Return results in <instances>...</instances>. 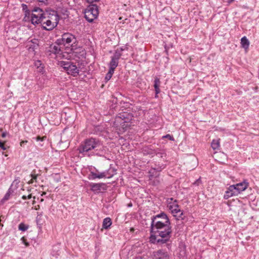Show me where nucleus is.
I'll return each instance as SVG.
<instances>
[{
  "label": "nucleus",
  "mask_w": 259,
  "mask_h": 259,
  "mask_svg": "<svg viewBox=\"0 0 259 259\" xmlns=\"http://www.w3.org/2000/svg\"><path fill=\"white\" fill-rule=\"evenodd\" d=\"M159 224L160 226L151 228V232L153 234L150 237L151 241L154 243L161 244L166 243L169 241L171 236L170 223L164 225Z\"/></svg>",
  "instance_id": "f257e3e1"
},
{
  "label": "nucleus",
  "mask_w": 259,
  "mask_h": 259,
  "mask_svg": "<svg viewBox=\"0 0 259 259\" xmlns=\"http://www.w3.org/2000/svg\"><path fill=\"white\" fill-rule=\"evenodd\" d=\"M101 145L99 141L94 138L86 140L79 147V152L84 155L90 156L93 155H98V150L101 149Z\"/></svg>",
  "instance_id": "f03ea898"
},
{
  "label": "nucleus",
  "mask_w": 259,
  "mask_h": 259,
  "mask_svg": "<svg viewBox=\"0 0 259 259\" xmlns=\"http://www.w3.org/2000/svg\"><path fill=\"white\" fill-rule=\"evenodd\" d=\"M133 116L127 112L120 113L115 117L113 125L117 130L121 131L125 130L131 125L130 122L133 119Z\"/></svg>",
  "instance_id": "7ed1b4c3"
},
{
  "label": "nucleus",
  "mask_w": 259,
  "mask_h": 259,
  "mask_svg": "<svg viewBox=\"0 0 259 259\" xmlns=\"http://www.w3.org/2000/svg\"><path fill=\"white\" fill-rule=\"evenodd\" d=\"M167 201V207L176 219L178 220H184L183 211L180 208L178 201L174 200L172 198L168 199Z\"/></svg>",
  "instance_id": "20e7f679"
},
{
  "label": "nucleus",
  "mask_w": 259,
  "mask_h": 259,
  "mask_svg": "<svg viewBox=\"0 0 259 259\" xmlns=\"http://www.w3.org/2000/svg\"><path fill=\"white\" fill-rule=\"evenodd\" d=\"M84 18L89 22H92L99 14L98 6L95 4L89 5L84 11Z\"/></svg>",
  "instance_id": "39448f33"
},
{
  "label": "nucleus",
  "mask_w": 259,
  "mask_h": 259,
  "mask_svg": "<svg viewBox=\"0 0 259 259\" xmlns=\"http://www.w3.org/2000/svg\"><path fill=\"white\" fill-rule=\"evenodd\" d=\"M151 228L158 227L160 223L162 225L170 223L167 215L164 212H162L152 218Z\"/></svg>",
  "instance_id": "423d86ee"
},
{
  "label": "nucleus",
  "mask_w": 259,
  "mask_h": 259,
  "mask_svg": "<svg viewBox=\"0 0 259 259\" xmlns=\"http://www.w3.org/2000/svg\"><path fill=\"white\" fill-rule=\"evenodd\" d=\"M60 65L68 74H70L74 77L77 76L79 74V69L75 65H74L70 61H61Z\"/></svg>",
  "instance_id": "0eeeda50"
},
{
  "label": "nucleus",
  "mask_w": 259,
  "mask_h": 259,
  "mask_svg": "<svg viewBox=\"0 0 259 259\" xmlns=\"http://www.w3.org/2000/svg\"><path fill=\"white\" fill-rule=\"evenodd\" d=\"M77 41L76 37L70 33H65L61 36V38L57 40V42L58 44L62 45H68L72 46Z\"/></svg>",
  "instance_id": "6e6552de"
},
{
  "label": "nucleus",
  "mask_w": 259,
  "mask_h": 259,
  "mask_svg": "<svg viewBox=\"0 0 259 259\" xmlns=\"http://www.w3.org/2000/svg\"><path fill=\"white\" fill-rule=\"evenodd\" d=\"M116 169L110 166L107 170L103 172H100L98 170L95 171H92L91 174L94 177L93 178H111L116 174Z\"/></svg>",
  "instance_id": "1a4fd4ad"
},
{
  "label": "nucleus",
  "mask_w": 259,
  "mask_h": 259,
  "mask_svg": "<svg viewBox=\"0 0 259 259\" xmlns=\"http://www.w3.org/2000/svg\"><path fill=\"white\" fill-rule=\"evenodd\" d=\"M45 13L41 9L38 7L34 8L32 11L31 16L32 24L35 25L40 23L45 17Z\"/></svg>",
  "instance_id": "9d476101"
},
{
  "label": "nucleus",
  "mask_w": 259,
  "mask_h": 259,
  "mask_svg": "<svg viewBox=\"0 0 259 259\" xmlns=\"http://www.w3.org/2000/svg\"><path fill=\"white\" fill-rule=\"evenodd\" d=\"M60 45L61 44H58L56 42V44L52 45L50 47L49 51L53 54H54L56 55V57L59 59L64 58L66 57V56L68 55L67 54H65L62 50L61 49Z\"/></svg>",
  "instance_id": "9b49d317"
},
{
  "label": "nucleus",
  "mask_w": 259,
  "mask_h": 259,
  "mask_svg": "<svg viewBox=\"0 0 259 259\" xmlns=\"http://www.w3.org/2000/svg\"><path fill=\"white\" fill-rule=\"evenodd\" d=\"M248 183L244 180L243 182L236 184L235 185H231V189L233 190L238 195L240 192L244 191L248 187Z\"/></svg>",
  "instance_id": "f8f14e48"
},
{
  "label": "nucleus",
  "mask_w": 259,
  "mask_h": 259,
  "mask_svg": "<svg viewBox=\"0 0 259 259\" xmlns=\"http://www.w3.org/2000/svg\"><path fill=\"white\" fill-rule=\"evenodd\" d=\"M90 185L92 191L97 193L104 192L107 188L105 183H92Z\"/></svg>",
  "instance_id": "ddd939ff"
},
{
  "label": "nucleus",
  "mask_w": 259,
  "mask_h": 259,
  "mask_svg": "<svg viewBox=\"0 0 259 259\" xmlns=\"http://www.w3.org/2000/svg\"><path fill=\"white\" fill-rule=\"evenodd\" d=\"M120 57L121 54L117 52L111 57V60L109 63V70L114 71L115 69L118 66V60Z\"/></svg>",
  "instance_id": "4468645a"
},
{
  "label": "nucleus",
  "mask_w": 259,
  "mask_h": 259,
  "mask_svg": "<svg viewBox=\"0 0 259 259\" xmlns=\"http://www.w3.org/2000/svg\"><path fill=\"white\" fill-rule=\"evenodd\" d=\"M38 43L39 40L36 38L28 40L26 42V48L29 52H34L38 48Z\"/></svg>",
  "instance_id": "2eb2a0df"
},
{
  "label": "nucleus",
  "mask_w": 259,
  "mask_h": 259,
  "mask_svg": "<svg viewBox=\"0 0 259 259\" xmlns=\"http://www.w3.org/2000/svg\"><path fill=\"white\" fill-rule=\"evenodd\" d=\"M44 18L51 22L57 23V24H58L59 20V16L55 11H53L50 13H45Z\"/></svg>",
  "instance_id": "dca6fc26"
},
{
  "label": "nucleus",
  "mask_w": 259,
  "mask_h": 259,
  "mask_svg": "<svg viewBox=\"0 0 259 259\" xmlns=\"http://www.w3.org/2000/svg\"><path fill=\"white\" fill-rule=\"evenodd\" d=\"M40 23L42 25V28L47 30H52L57 25V23L51 22L49 20L46 19L44 17Z\"/></svg>",
  "instance_id": "f3484780"
},
{
  "label": "nucleus",
  "mask_w": 259,
  "mask_h": 259,
  "mask_svg": "<svg viewBox=\"0 0 259 259\" xmlns=\"http://www.w3.org/2000/svg\"><path fill=\"white\" fill-rule=\"evenodd\" d=\"M154 259H169L168 252L163 250H158L154 252Z\"/></svg>",
  "instance_id": "a211bd4d"
},
{
  "label": "nucleus",
  "mask_w": 259,
  "mask_h": 259,
  "mask_svg": "<svg viewBox=\"0 0 259 259\" xmlns=\"http://www.w3.org/2000/svg\"><path fill=\"white\" fill-rule=\"evenodd\" d=\"M14 193V191L12 188V186H11L8 189L7 192L5 194L4 197L1 200V202L2 203H4L6 201L9 200L10 198L13 196Z\"/></svg>",
  "instance_id": "6ab92c4d"
},
{
  "label": "nucleus",
  "mask_w": 259,
  "mask_h": 259,
  "mask_svg": "<svg viewBox=\"0 0 259 259\" xmlns=\"http://www.w3.org/2000/svg\"><path fill=\"white\" fill-rule=\"evenodd\" d=\"M161 82L160 81L159 78L156 77L154 79V87L155 89L156 96L155 97H157V95L160 92V90L159 89V87L160 85Z\"/></svg>",
  "instance_id": "aec40b11"
},
{
  "label": "nucleus",
  "mask_w": 259,
  "mask_h": 259,
  "mask_svg": "<svg viewBox=\"0 0 259 259\" xmlns=\"http://www.w3.org/2000/svg\"><path fill=\"white\" fill-rule=\"evenodd\" d=\"M160 170H158L155 168H151L149 172V178H156L159 176V171Z\"/></svg>",
  "instance_id": "412c9836"
},
{
  "label": "nucleus",
  "mask_w": 259,
  "mask_h": 259,
  "mask_svg": "<svg viewBox=\"0 0 259 259\" xmlns=\"http://www.w3.org/2000/svg\"><path fill=\"white\" fill-rule=\"evenodd\" d=\"M237 195L234 190L231 189V186L228 189V190L226 191L225 194L224 195V198L226 199L233 196Z\"/></svg>",
  "instance_id": "4be33fe9"
},
{
  "label": "nucleus",
  "mask_w": 259,
  "mask_h": 259,
  "mask_svg": "<svg viewBox=\"0 0 259 259\" xmlns=\"http://www.w3.org/2000/svg\"><path fill=\"white\" fill-rule=\"evenodd\" d=\"M112 225V221L111 219L109 218H106L103 220L102 227L105 229H108L110 228L111 225Z\"/></svg>",
  "instance_id": "5701e85b"
},
{
  "label": "nucleus",
  "mask_w": 259,
  "mask_h": 259,
  "mask_svg": "<svg viewBox=\"0 0 259 259\" xmlns=\"http://www.w3.org/2000/svg\"><path fill=\"white\" fill-rule=\"evenodd\" d=\"M241 44L242 48L247 49L249 47V41L246 36L243 37L241 39Z\"/></svg>",
  "instance_id": "b1692460"
},
{
  "label": "nucleus",
  "mask_w": 259,
  "mask_h": 259,
  "mask_svg": "<svg viewBox=\"0 0 259 259\" xmlns=\"http://www.w3.org/2000/svg\"><path fill=\"white\" fill-rule=\"evenodd\" d=\"M211 145V147L213 150L218 149L220 147L219 140H213Z\"/></svg>",
  "instance_id": "393cba45"
},
{
  "label": "nucleus",
  "mask_w": 259,
  "mask_h": 259,
  "mask_svg": "<svg viewBox=\"0 0 259 259\" xmlns=\"http://www.w3.org/2000/svg\"><path fill=\"white\" fill-rule=\"evenodd\" d=\"M18 229L20 231H25L28 229V226L21 223L19 225Z\"/></svg>",
  "instance_id": "a878e982"
},
{
  "label": "nucleus",
  "mask_w": 259,
  "mask_h": 259,
  "mask_svg": "<svg viewBox=\"0 0 259 259\" xmlns=\"http://www.w3.org/2000/svg\"><path fill=\"white\" fill-rule=\"evenodd\" d=\"M113 73H114V71H112L111 70H109V71L108 72V73L106 75V76H105V80L107 81L110 79V78H111Z\"/></svg>",
  "instance_id": "bb28decb"
},
{
  "label": "nucleus",
  "mask_w": 259,
  "mask_h": 259,
  "mask_svg": "<svg viewBox=\"0 0 259 259\" xmlns=\"http://www.w3.org/2000/svg\"><path fill=\"white\" fill-rule=\"evenodd\" d=\"M32 197V194H29L28 195H24L22 196V198L23 199V200H26L27 199H30Z\"/></svg>",
  "instance_id": "cd10ccee"
},
{
  "label": "nucleus",
  "mask_w": 259,
  "mask_h": 259,
  "mask_svg": "<svg viewBox=\"0 0 259 259\" xmlns=\"http://www.w3.org/2000/svg\"><path fill=\"white\" fill-rule=\"evenodd\" d=\"M162 138H167V139H168L170 141H174V138L172 137V136H171V135H170L169 134H167V135H166L165 136H163Z\"/></svg>",
  "instance_id": "c85d7f7f"
},
{
  "label": "nucleus",
  "mask_w": 259,
  "mask_h": 259,
  "mask_svg": "<svg viewBox=\"0 0 259 259\" xmlns=\"http://www.w3.org/2000/svg\"><path fill=\"white\" fill-rule=\"evenodd\" d=\"M201 183V179H197L195 182L193 183L194 185H199Z\"/></svg>",
  "instance_id": "c756f323"
},
{
  "label": "nucleus",
  "mask_w": 259,
  "mask_h": 259,
  "mask_svg": "<svg viewBox=\"0 0 259 259\" xmlns=\"http://www.w3.org/2000/svg\"><path fill=\"white\" fill-rule=\"evenodd\" d=\"M0 148L4 150L6 149V148L5 147L4 143H2L1 141H0Z\"/></svg>",
  "instance_id": "7c9ffc66"
},
{
  "label": "nucleus",
  "mask_w": 259,
  "mask_h": 259,
  "mask_svg": "<svg viewBox=\"0 0 259 259\" xmlns=\"http://www.w3.org/2000/svg\"><path fill=\"white\" fill-rule=\"evenodd\" d=\"M87 2L89 3V4H92L94 2H98L99 1V0H86Z\"/></svg>",
  "instance_id": "2f4dec72"
},
{
  "label": "nucleus",
  "mask_w": 259,
  "mask_h": 259,
  "mask_svg": "<svg viewBox=\"0 0 259 259\" xmlns=\"http://www.w3.org/2000/svg\"><path fill=\"white\" fill-rule=\"evenodd\" d=\"M45 137H43V138H41L39 136H37L36 138V140L37 141H39V140H41L42 141L44 140V139L45 138Z\"/></svg>",
  "instance_id": "473e14b6"
},
{
  "label": "nucleus",
  "mask_w": 259,
  "mask_h": 259,
  "mask_svg": "<svg viewBox=\"0 0 259 259\" xmlns=\"http://www.w3.org/2000/svg\"><path fill=\"white\" fill-rule=\"evenodd\" d=\"M49 0H38V2H41V3H47Z\"/></svg>",
  "instance_id": "72a5a7b5"
},
{
  "label": "nucleus",
  "mask_w": 259,
  "mask_h": 259,
  "mask_svg": "<svg viewBox=\"0 0 259 259\" xmlns=\"http://www.w3.org/2000/svg\"><path fill=\"white\" fill-rule=\"evenodd\" d=\"M32 198H33V201H32V204H34L35 203V202L36 197L32 196Z\"/></svg>",
  "instance_id": "f704fd0d"
},
{
  "label": "nucleus",
  "mask_w": 259,
  "mask_h": 259,
  "mask_svg": "<svg viewBox=\"0 0 259 259\" xmlns=\"http://www.w3.org/2000/svg\"><path fill=\"white\" fill-rule=\"evenodd\" d=\"M27 141H22V142L20 143V145H21V146H23V145H24V143H27Z\"/></svg>",
  "instance_id": "c9c22d12"
},
{
  "label": "nucleus",
  "mask_w": 259,
  "mask_h": 259,
  "mask_svg": "<svg viewBox=\"0 0 259 259\" xmlns=\"http://www.w3.org/2000/svg\"><path fill=\"white\" fill-rule=\"evenodd\" d=\"M6 135H7V133H3L2 134V137L3 138H5V137H6Z\"/></svg>",
  "instance_id": "e433bc0d"
},
{
  "label": "nucleus",
  "mask_w": 259,
  "mask_h": 259,
  "mask_svg": "<svg viewBox=\"0 0 259 259\" xmlns=\"http://www.w3.org/2000/svg\"><path fill=\"white\" fill-rule=\"evenodd\" d=\"M46 194V192H43L41 195L42 196L43 195H45Z\"/></svg>",
  "instance_id": "4c0bfd02"
},
{
  "label": "nucleus",
  "mask_w": 259,
  "mask_h": 259,
  "mask_svg": "<svg viewBox=\"0 0 259 259\" xmlns=\"http://www.w3.org/2000/svg\"><path fill=\"white\" fill-rule=\"evenodd\" d=\"M40 202H42L44 201V199L42 198H41L40 200Z\"/></svg>",
  "instance_id": "58836bf2"
},
{
  "label": "nucleus",
  "mask_w": 259,
  "mask_h": 259,
  "mask_svg": "<svg viewBox=\"0 0 259 259\" xmlns=\"http://www.w3.org/2000/svg\"><path fill=\"white\" fill-rule=\"evenodd\" d=\"M234 0H230V3L232 2Z\"/></svg>",
  "instance_id": "ea45409f"
},
{
  "label": "nucleus",
  "mask_w": 259,
  "mask_h": 259,
  "mask_svg": "<svg viewBox=\"0 0 259 259\" xmlns=\"http://www.w3.org/2000/svg\"><path fill=\"white\" fill-rule=\"evenodd\" d=\"M131 231H133L134 230L133 228H132V229H131Z\"/></svg>",
  "instance_id": "a19ab883"
},
{
  "label": "nucleus",
  "mask_w": 259,
  "mask_h": 259,
  "mask_svg": "<svg viewBox=\"0 0 259 259\" xmlns=\"http://www.w3.org/2000/svg\"><path fill=\"white\" fill-rule=\"evenodd\" d=\"M132 205V204H129V205H128V206H131Z\"/></svg>",
  "instance_id": "79ce46f5"
},
{
  "label": "nucleus",
  "mask_w": 259,
  "mask_h": 259,
  "mask_svg": "<svg viewBox=\"0 0 259 259\" xmlns=\"http://www.w3.org/2000/svg\"><path fill=\"white\" fill-rule=\"evenodd\" d=\"M119 20H121V17H120V18H119Z\"/></svg>",
  "instance_id": "37998d69"
}]
</instances>
